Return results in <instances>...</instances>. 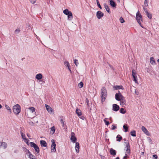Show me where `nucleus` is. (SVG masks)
<instances>
[{
    "label": "nucleus",
    "mask_w": 159,
    "mask_h": 159,
    "mask_svg": "<svg viewBox=\"0 0 159 159\" xmlns=\"http://www.w3.org/2000/svg\"><path fill=\"white\" fill-rule=\"evenodd\" d=\"M135 93L137 95H138L139 94V92L138 91H137L136 90H135Z\"/></svg>",
    "instance_id": "obj_52"
},
{
    "label": "nucleus",
    "mask_w": 159,
    "mask_h": 159,
    "mask_svg": "<svg viewBox=\"0 0 159 159\" xmlns=\"http://www.w3.org/2000/svg\"><path fill=\"white\" fill-rule=\"evenodd\" d=\"M24 141L25 142H26V141H28V139H26V138L24 139H23Z\"/></svg>",
    "instance_id": "obj_53"
},
{
    "label": "nucleus",
    "mask_w": 159,
    "mask_h": 159,
    "mask_svg": "<svg viewBox=\"0 0 159 159\" xmlns=\"http://www.w3.org/2000/svg\"><path fill=\"white\" fill-rule=\"evenodd\" d=\"M30 2L33 4L34 3L36 2L35 0H30Z\"/></svg>",
    "instance_id": "obj_49"
},
{
    "label": "nucleus",
    "mask_w": 159,
    "mask_h": 159,
    "mask_svg": "<svg viewBox=\"0 0 159 159\" xmlns=\"http://www.w3.org/2000/svg\"><path fill=\"white\" fill-rule=\"evenodd\" d=\"M120 22L122 23H123L125 22L123 18L122 17H121L120 18Z\"/></svg>",
    "instance_id": "obj_42"
},
{
    "label": "nucleus",
    "mask_w": 159,
    "mask_h": 159,
    "mask_svg": "<svg viewBox=\"0 0 159 159\" xmlns=\"http://www.w3.org/2000/svg\"><path fill=\"white\" fill-rule=\"evenodd\" d=\"M27 135L28 136V137H29V138H30V135L28 133H27Z\"/></svg>",
    "instance_id": "obj_55"
},
{
    "label": "nucleus",
    "mask_w": 159,
    "mask_h": 159,
    "mask_svg": "<svg viewBox=\"0 0 159 159\" xmlns=\"http://www.w3.org/2000/svg\"><path fill=\"white\" fill-rule=\"evenodd\" d=\"M128 155H126L124 157H123V159H126V158H127V156H128Z\"/></svg>",
    "instance_id": "obj_54"
},
{
    "label": "nucleus",
    "mask_w": 159,
    "mask_h": 159,
    "mask_svg": "<svg viewBox=\"0 0 159 159\" xmlns=\"http://www.w3.org/2000/svg\"><path fill=\"white\" fill-rule=\"evenodd\" d=\"M117 1L118 2H120V0H117Z\"/></svg>",
    "instance_id": "obj_63"
},
{
    "label": "nucleus",
    "mask_w": 159,
    "mask_h": 159,
    "mask_svg": "<svg viewBox=\"0 0 159 159\" xmlns=\"http://www.w3.org/2000/svg\"><path fill=\"white\" fill-rule=\"evenodd\" d=\"M71 137L70 138V140L73 143H75L76 140L77 139L75 136V134L73 132H72L71 134Z\"/></svg>",
    "instance_id": "obj_11"
},
{
    "label": "nucleus",
    "mask_w": 159,
    "mask_h": 159,
    "mask_svg": "<svg viewBox=\"0 0 159 159\" xmlns=\"http://www.w3.org/2000/svg\"><path fill=\"white\" fill-rule=\"evenodd\" d=\"M116 138L117 139L116 140L119 142L122 139V137H121L119 134L117 135Z\"/></svg>",
    "instance_id": "obj_28"
},
{
    "label": "nucleus",
    "mask_w": 159,
    "mask_h": 159,
    "mask_svg": "<svg viewBox=\"0 0 159 159\" xmlns=\"http://www.w3.org/2000/svg\"><path fill=\"white\" fill-rule=\"evenodd\" d=\"M141 154H142V155H143L144 154V152H142Z\"/></svg>",
    "instance_id": "obj_59"
},
{
    "label": "nucleus",
    "mask_w": 159,
    "mask_h": 159,
    "mask_svg": "<svg viewBox=\"0 0 159 159\" xmlns=\"http://www.w3.org/2000/svg\"><path fill=\"white\" fill-rule=\"evenodd\" d=\"M157 61L159 63V59H158L157 60Z\"/></svg>",
    "instance_id": "obj_62"
},
{
    "label": "nucleus",
    "mask_w": 159,
    "mask_h": 159,
    "mask_svg": "<svg viewBox=\"0 0 159 159\" xmlns=\"http://www.w3.org/2000/svg\"><path fill=\"white\" fill-rule=\"evenodd\" d=\"M146 14L148 17L149 19H151L152 17V15L149 13L147 11H146Z\"/></svg>",
    "instance_id": "obj_35"
},
{
    "label": "nucleus",
    "mask_w": 159,
    "mask_h": 159,
    "mask_svg": "<svg viewBox=\"0 0 159 159\" xmlns=\"http://www.w3.org/2000/svg\"><path fill=\"white\" fill-rule=\"evenodd\" d=\"M147 139H148V141L150 143V144H152V139H151V138H150V137H148L147 138Z\"/></svg>",
    "instance_id": "obj_43"
},
{
    "label": "nucleus",
    "mask_w": 159,
    "mask_h": 159,
    "mask_svg": "<svg viewBox=\"0 0 159 159\" xmlns=\"http://www.w3.org/2000/svg\"><path fill=\"white\" fill-rule=\"evenodd\" d=\"M110 4L113 7H116V4L112 0H110Z\"/></svg>",
    "instance_id": "obj_22"
},
{
    "label": "nucleus",
    "mask_w": 159,
    "mask_h": 159,
    "mask_svg": "<svg viewBox=\"0 0 159 159\" xmlns=\"http://www.w3.org/2000/svg\"><path fill=\"white\" fill-rule=\"evenodd\" d=\"M101 98H102V102H104L106 99V98L107 96V93L106 89L104 87H102L101 89Z\"/></svg>",
    "instance_id": "obj_1"
},
{
    "label": "nucleus",
    "mask_w": 159,
    "mask_h": 159,
    "mask_svg": "<svg viewBox=\"0 0 159 159\" xmlns=\"http://www.w3.org/2000/svg\"><path fill=\"white\" fill-rule=\"evenodd\" d=\"M74 63L75 65L76 66H77L79 64V62L78 60L76 59L74 60Z\"/></svg>",
    "instance_id": "obj_40"
},
{
    "label": "nucleus",
    "mask_w": 159,
    "mask_h": 159,
    "mask_svg": "<svg viewBox=\"0 0 159 159\" xmlns=\"http://www.w3.org/2000/svg\"><path fill=\"white\" fill-rule=\"evenodd\" d=\"M1 146H2V142H0V147H1Z\"/></svg>",
    "instance_id": "obj_58"
},
{
    "label": "nucleus",
    "mask_w": 159,
    "mask_h": 159,
    "mask_svg": "<svg viewBox=\"0 0 159 159\" xmlns=\"http://www.w3.org/2000/svg\"><path fill=\"white\" fill-rule=\"evenodd\" d=\"M123 96L121 93H116L115 95V98L118 101L120 100Z\"/></svg>",
    "instance_id": "obj_8"
},
{
    "label": "nucleus",
    "mask_w": 159,
    "mask_h": 159,
    "mask_svg": "<svg viewBox=\"0 0 159 159\" xmlns=\"http://www.w3.org/2000/svg\"><path fill=\"white\" fill-rule=\"evenodd\" d=\"M20 133L22 137V138L23 139L26 138L25 134L23 133V132L22 130H21L20 131Z\"/></svg>",
    "instance_id": "obj_30"
},
{
    "label": "nucleus",
    "mask_w": 159,
    "mask_h": 159,
    "mask_svg": "<svg viewBox=\"0 0 159 159\" xmlns=\"http://www.w3.org/2000/svg\"><path fill=\"white\" fill-rule=\"evenodd\" d=\"M135 70H132V75L134 78V81L135 83H137L138 81L137 80V76L136 75V73L135 72Z\"/></svg>",
    "instance_id": "obj_9"
},
{
    "label": "nucleus",
    "mask_w": 159,
    "mask_h": 159,
    "mask_svg": "<svg viewBox=\"0 0 159 159\" xmlns=\"http://www.w3.org/2000/svg\"><path fill=\"white\" fill-rule=\"evenodd\" d=\"M83 83L82 82H80L78 84V86L79 88H82L83 87Z\"/></svg>",
    "instance_id": "obj_33"
},
{
    "label": "nucleus",
    "mask_w": 159,
    "mask_h": 159,
    "mask_svg": "<svg viewBox=\"0 0 159 159\" xmlns=\"http://www.w3.org/2000/svg\"><path fill=\"white\" fill-rule=\"evenodd\" d=\"M2 107V105L0 104V109H1Z\"/></svg>",
    "instance_id": "obj_61"
},
{
    "label": "nucleus",
    "mask_w": 159,
    "mask_h": 159,
    "mask_svg": "<svg viewBox=\"0 0 159 159\" xmlns=\"http://www.w3.org/2000/svg\"><path fill=\"white\" fill-rule=\"evenodd\" d=\"M29 157L30 159H36L35 156L32 155L31 153L29 155Z\"/></svg>",
    "instance_id": "obj_29"
},
{
    "label": "nucleus",
    "mask_w": 159,
    "mask_h": 159,
    "mask_svg": "<svg viewBox=\"0 0 159 159\" xmlns=\"http://www.w3.org/2000/svg\"><path fill=\"white\" fill-rule=\"evenodd\" d=\"M76 152L78 153L79 151V143L78 142H76L75 143V147Z\"/></svg>",
    "instance_id": "obj_18"
},
{
    "label": "nucleus",
    "mask_w": 159,
    "mask_h": 159,
    "mask_svg": "<svg viewBox=\"0 0 159 159\" xmlns=\"http://www.w3.org/2000/svg\"><path fill=\"white\" fill-rule=\"evenodd\" d=\"M120 105L123 106L125 105L126 103L124 97H122L121 99H120Z\"/></svg>",
    "instance_id": "obj_14"
},
{
    "label": "nucleus",
    "mask_w": 159,
    "mask_h": 159,
    "mask_svg": "<svg viewBox=\"0 0 159 159\" xmlns=\"http://www.w3.org/2000/svg\"><path fill=\"white\" fill-rule=\"evenodd\" d=\"M30 144L31 147H33L34 148L35 151L37 152V153H39L40 150L38 146H37L35 143L32 142H30Z\"/></svg>",
    "instance_id": "obj_6"
},
{
    "label": "nucleus",
    "mask_w": 159,
    "mask_h": 159,
    "mask_svg": "<svg viewBox=\"0 0 159 159\" xmlns=\"http://www.w3.org/2000/svg\"><path fill=\"white\" fill-rule=\"evenodd\" d=\"M101 159H105V157L104 156L101 155Z\"/></svg>",
    "instance_id": "obj_51"
},
{
    "label": "nucleus",
    "mask_w": 159,
    "mask_h": 159,
    "mask_svg": "<svg viewBox=\"0 0 159 159\" xmlns=\"http://www.w3.org/2000/svg\"><path fill=\"white\" fill-rule=\"evenodd\" d=\"M116 129V125H112L111 127V129L114 130Z\"/></svg>",
    "instance_id": "obj_45"
},
{
    "label": "nucleus",
    "mask_w": 159,
    "mask_h": 159,
    "mask_svg": "<svg viewBox=\"0 0 159 159\" xmlns=\"http://www.w3.org/2000/svg\"><path fill=\"white\" fill-rule=\"evenodd\" d=\"M104 14L102 11H98L97 12L96 16L98 19H101L103 16Z\"/></svg>",
    "instance_id": "obj_10"
},
{
    "label": "nucleus",
    "mask_w": 159,
    "mask_h": 159,
    "mask_svg": "<svg viewBox=\"0 0 159 159\" xmlns=\"http://www.w3.org/2000/svg\"><path fill=\"white\" fill-rule=\"evenodd\" d=\"M86 102L87 103V106L88 107L89 106V101L88 99L87 98H86Z\"/></svg>",
    "instance_id": "obj_47"
},
{
    "label": "nucleus",
    "mask_w": 159,
    "mask_h": 159,
    "mask_svg": "<svg viewBox=\"0 0 159 159\" xmlns=\"http://www.w3.org/2000/svg\"><path fill=\"white\" fill-rule=\"evenodd\" d=\"M40 143L42 146L46 147L47 146V144L46 142L44 140H41Z\"/></svg>",
    "instance_id": "obj_21"
},
{
    "label": "nucleus",
    "mask_w": 159,
    "mask_h": 159,
    "mask_svg": "<svg viewBox=\"0 0 159 159\" xmlns=\"http://www.w3.org/2000/svg\"><path fill=\"white\" fill-rule=\"evenodd\" d=\"M110 153L111 155H116V151L111 148L110 150Z\"/></svg>",
    "instance_id": "obj_24"
},
{
    "label": "nucleus",
    "mask_w": 159,
    "mask_h": 159,
    "mask_svg": "<svg viewBox=\"0 0 159 159\" xmlns=\"http://www.w3.org/2000/svg\"><path fill=\"white\" fill-rule=\"evenodd\" d=\"M120 112L122 114H125L126 112L124 110V109L123 108H120Z\"/></svg>",
    "instance_id": "obj_36"
},
{
    "label": "nucleus",
    "mask_w": 159,
    "mask_h": 159,
    "mask_svg": "<svg viewBox=\"0 0 159 159\" xmlns=\"http://www.w3.org/2000/svg\"><path fill=\"white\" fill-rule=\"evenodd\" d=\"M114 90H117V89H124V88L122 86V85H115L113 87Z\"/></svg>",
    "instance_id": "obj_16"
},
{
    "label": "nucleus",
    "mask_w": 159,
    "mask_h": 159,
    "mask_svg": "<svg viewBox=\"0 0 159 159\" xmlns=\"http://www.w3.org/2000/svg\"><path fill=\"white\" fill-rule=\"evenodd\" d=\"M153 157L154 159H157V156L156 155H153Z\"/></svg>",
    "instance_id": "obj_50"
},
{
    "label": "nucleus",
    "mask_w": 159,
    "mask_h": 159,
    "mask_svg": "<svg viewBox=\"0 0 159 159\" xmlns=\"http://www.w3.org/2000/svg\"><path fill=\"white\" fill-rule=\"evenodd\" d=\"M2 146L4 149H5L7 146V144L4 142H2Z\"/></svg>",
    "instance_id": "obj_26"
},
{
    "label": "nucleus",
    "mask_w": 159,
    "mask_h": 159,
    "mask_svg": "<svg viewBox=\"0 0 159 159\" xmlns=\"http://www.w3.org/2000/svg\"><path fill=\"white\" fill-rule=\"evenodd\" d=\"M148 0H145L144 1V4L145 6H148Z\"/></svg>",
    "instance_id": "obj_48"
},
{
    "label": "nucleus",
    "mask_w": 159,
    "mask_h": 159,
    "mask_svg": "<svg viewBox=\"0 0 159 159\" xmlns=\"http://www.w3.org/2000/svg\"><path fill=\"white\" fill-rule=\"evenodd\" d=\"M43 76L41 74L39 73L37 74L35 76V78L38 80H40L42 78Z\"/></svg>",
    "instance_id": "obj_19"
},
{
    "label": "nucleus",
    "mask_w": 159,
    "mask_h": 159,
    "mask_svg": "<svg viewBox=\"0 0 159 159\" xmlns=\"http://www.w3.org/2000/svg\"><path fill=\"white\" fill-rule=\"evenodd\" d=\"M136 19L141 27L142 28H143L141 23V22H142V16L139 13V11H138L136 13Z\"/></svg>",
    "instance_id": "obj_2"
},
{
    "label": "nucleus",
    "mask_w": 159,
    "mask_h": 159,
    "mask_svg": "<svg viewBox=\"0 0 159 159\" xmlns=\"http://www.w3.org/2000/svg\"><path fill=\"white\" fill-rule=\"evenodd\" d=\"M50 133L51 134H54L55 131V129L54 126H52L50 128Z\"/></svg>",
    "instance_id": "obj_25"
},
{
    "label": "nucleus",
    "mask_w": 159,
    "mask_h": 159,
    "mask_svg": "<svg viewBox=\"0 0 159 159\" xmlns=\"http://www.w3.org/2000/svg\"><path fill=\"white\" fill-rule=\"evenodd\" d=\"M45 107L46 110L49 113H51L52 112V108L51 107L49 106L46 104Z\"/></svg>",
    "instance_id": "obj_15"
},
{
    "label": "nucleus",
    "mask_w": 159,
    "mask_h": 159,
    "mask_svg": "<svg viewBox=\"0 0 159 159\" xmlns=\"http://www.w3.org/2000/svg\"><path fill=\"white\" fill-rule=\"evenodd\" d=\"M123 128L125 129V132H126L128 131V127L127 126L124 125L123 126Z\"/></svg>",
    "instance_id": "obj_38"
},
{
    "label": "nucleus",
    "mask_w": 159,
    "mask_h": 159,
    "mask_svg": "<svg viewBox=\"0 0 159 159\" xmlns=\"http://www.w3.org/2000/svg\"><path fill=\"white\" fill-rule=\"evenodd\" d=\"M61 124L62 125L63 127H64L65 126L64 123L62 119L61 120Z\"/></svg>",
    "instance_id": "obj_46"
},
{
    "label": "nucleus",
    "mask_w": 159,
    "mask_h": 159,
    "mask_svg": "<svg viewBox=\"0 0 159 159\" xmlns=\"http://www.w3.org/2000/svg\"><path fill=\"white\" fill-rule=\"evenodd\" d=\"M120 107L118 105L114 104L112 105V110L115 111H117L119 109Z\"/></svg>",
    "instance_id": "obj_13"
},
{
    "label": "nucleus",
    "mask_w": 159,
    "mask_h": 159,
    "mask_svg": "<svg viewBox=\"0 0 159 159\" xmlns=\"http://www.w3.org/2000/svg\"><path fill=\"white\" fill-rule=\"evenodd\" d=\"M20 29H17L15 30V32L16 34H18L20 32Z\"/></svg>",
    "instance_id": "obj_41"
},
{
    "label": "nucleus",
    "mask_w": 159,
    "mask_h": 159,
    "mask_svg": "<svg viewBox=\"0 0 159 159\" xmlns=\"http://www.w3.org/2000/svg\"><path fill=\"white\" fill-rule=\"evenodd\" d=\"M29 109L30 110L32 113H33L35 111V108L34 107H30L29 108Z\"/></svg>",
    "instance_id": "obj_34"
},
{
    "label": "nucleus",
    "mask_w": 159,
    "mask_h": 159,
    "mask_svg": "<svg viewBox=\"0 0 159 159\" xmlns=\"http://www.w3.org/2000/svg\"><path fill=\"white\" fill-rule=\"evenodd\" d=\"M143 9H144V11L146 13V11L147 10V9H146L145 8H143Z\"/></svg>",
    "instance_id": "obj_56"
},
{
    "label": "nucleus",
    "mask_w": 159,
    "mask_h": 159,
    "mask_svg": "<svg viewBox=\"0 0 159 159\" xmlns=\"http://www.w3.org/2000/svg\"><path fill=\"white\" fill-rule=\"evenodd\" d=\"M63 13L66 15H68V20H71L73 19V15L72 13L66 9L63 11Z\"/></svg>",
    "instance_id": "obj_4"
},
{
    "label": "nucleus",
    "mask_w": 159,
    "mask_h": 159,
    "mask_svg": "<svg viewBox=\"0 0 159 159\" xmlns=\"http://www.w3.org/2000/svg\"><path fill=\"white\" fill-rule=\"evenodd\" d=\"M76 112L78 116H79L80 118H81L80 116L82 115V113L81 111L79 109H78V108H77L76 109Z\"/></svg>",
    "instance_id": "obj_20"
},
{
    "label": "nucleus",
    "mask_w": 159,
    "mask_h": 159,
    "mask_svg": "<svg viewBox=\"0 0 159 159\" xmlns=\"http://www.w3.org/2000/svg\"><path fill=\"white\" fill-rule=\"evenodd\" d=\"M104 6L107 12L109 13H110L111 11L108 6L106 4H104Z\"/></svg>",
    "instance_id": "obj_23"
},
{
    "label": "nucleus",
    "mask_w": 159,
    "mask_h": 159,
    "mask_svg": "<svg viewBox=\"0 0 159 159\" xmlns=\"http://www.w3.org/2000/svg\"><path fill=\"white\" fill-rule=\"evenodd\" d=\"M125 150L126 151L125 153L126 155H129L130 153V147L129 142H125Z\"/></svg>",
    "instance_id": "obj_5"
},
{
    "label": "nucleus",
    "mask_w": 159,
    "mask_h": 159,
    "mask_svg": "<svg viewBox=\"0 0 159 159\" xmlns=\"http://www.w3.org/2000/svg\"><path fill=\"white\" fill-rule=\"evenodd\" d=\"M96 2H97V5L98 6V7L100 9H102V7L101 6L100 4V3H99V2L98 1V0H96Z\"/></svg>",
    "instance_id": "obj_39"
},
{
    "label": "nucleus",
    "mask_w": 159,
    "mask_h": 159,
    "mask_svg": "<svg viewBox=\"0 0 159 159\" xmlns=\"http://www.w3.org/2000/svg\"><path fill=\"white\" fill-rule=\"evenodd\" d=\"M28 145H29V140H28V141H26V142H25Z\"/></svg>",
    "instance_id": "obj_57"
},
{
    "label": "nucleus",
    "mask_w": 159,
    "mask_h": 159,
    "mask_svg": "<svg viewBox=\"0 0 159 159\" xmlns=\"http://www.w3.org/2000/svg\"><path fill=\"white\" fill-rule=\"evenodd\" d=\"M150 63L152 64L153 65L154 63H155V61L154 58L153 57H151L150 58Z\"/></svg>",
    "instance_id": "obj_27"
},
{
    "label": "nucleus",
    "mask_w": 159,
    "mask_h": 159,
    "mask_svg": "<svg viewBox=\"0 0 159 159\" xmlns=\"http://www.w3.org/2000/svg\"><path fill=\"white\" fill-rule=\"evenodd\" d=\"M104 121L105 123V125L108 126L109 124V123L108 121H107L105 119L104 120Z\"/></svg>",
    "instance_id": "obj_44"
},
{
    "label": "nucleus",
    "mask_w": 159,
    "mask_h": 159,
    "mask_svg": "<svg viewBox=\"0 0 159 159\" xmlns=\"http://www.w3.org/2000/svg\"><path fill=\"white\" fill-rule=\"evenodd\" d=\"M116 159H120L119 158V157H117L116 158Z\"/></svg>",
    "instance_id": "obj_60"
},
{
    "label": "nucleus",
    "mask_w": 159,
    "mask_h": 159,
    "mask_svg": "<svg viewBox=\"0 0 159 159\" xmlns=\"http://www.w3.org/2000/svg\"><path fill=\"white\" fill-rule=\"evenodd\" d=\"M130 134L131 136L134 137L136 136V132L134 130H133L130 132Z\"/></svg>",
    "instance_id": "obj_31"
},
{
    "label": "nucleus",
    "mask_w": 159,
    "mask_h": 159,
    "mask_svg": "<svg viewBox=\"0 0 159 159\" xmlns=\"http://www.w3.org/2000/svg\"><path fill=\"white\" fill-rule=\"evenodd\" d=\"M64 64L68 68L69 70H70V72H71V71L70 68V65L69 62L67 61H66L64 62Z\"/></svg>",
    "instance_id": "obj_17"
},
{
    "label": "nucleus",
    "mask_w": 159,
    "mask_h": 159,
    "mask_svg": "<svg viewBox=\"0 0 159 159\" xmlns=\"http://www.w3.org/2000/svg\"><path fill=\"white\" fill-rule=\"evenodd\" d=\"M5 107L9 111L10 113L11 112V110L10 107L7 105H5Z\"/></svg>",
    "instance_id": "obj_32"
},
{
    "label": "nucleus",
    "mask_w": 159,
    "mask_h": 159,
    "mask_svg": "<svg viewBox=\"0 0 159 159\" xmlns=\"http://www.w3.org/2000/svg\"><path fill=\"white\" fill-rule=\"evenodd\" d=\"M51 142L52 143V144L51 145V152H54L56 151V144H55L54 140L52 139Z\"/></svg>",
    "instance_id": "obj_7"
},
{
    "label": "nucleus",
    "mask_w": 159,
    "mask_h": 159,
    "mask_svg": "<svg viewBox=\"0 0 159 159\" xmlns=\"http://www.w3.org/2000/svg\"><path fill=\"white\" fill-rule=\"evenodd\" d=\"M13 111L16 115H18L20 111V107L18 104H17L13 107Z\"/></svg>",
    "instance_id": "obj_3"
},
{
    "label": "nucleus",
    "mask_w": 159,
    "mask_h": 159,
    "mask_svg": "<svg viewBox=\"0 0 159 159\" xmlns=\"http://www.w3.org/2000/svg\"><path fill=\"white\" fill-rule=\"evenodd\" d=\"M24 150L25 151V152H26V153H28L29 155L31 153L28 149H27L25 148H24Z\"/></svg>",
    "instance_id": "obj_37"
},
{
    "label": "nucleus",
    "mask_w": 159,
    "mask_h": 159,
    "mask_svg": "<svg viewBox=\"0 0 159 159\" xmlns=\"http://www.w3.org/2000/svg\"><path fill=\"white\" fill-rule=\"evenodd\" d=\"M141 129L142 131L144 132L147 135L150 136V135L148 131L146 128L144 126H142L141 127Z\"/></svg>",
    "instance_id": "obj_12"
},
{
    "label": "nucleus",
    "mask_w": 159,
    "mask_h": 159,
    "mask_svg": "<svg viewBox=\"0 0 159 159\" xmlns=\"http://www.w3.org/2000/svg\"><path fill=\"white\" fill-rule=\"evenodd\" d=\"M118 93H121L119 91H118Z\"/></svg>",
    "instance_id": "obj_64"
}]
</instances>
